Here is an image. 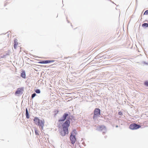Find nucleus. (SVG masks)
I'll use <instances>...</instances> for the list:
<instances>
[{"label": "nucleus", "mask_w": 148, "mask_h": 148, "mask_svg": "<svg viewBox=\"0 0 148 148\" xmlns=\"http://www.w3.org/2000/svg\"><path fill=\"white\" fill-rule=\"evenodd\" d=\"M17 45H14V48L15 49H16V46Z\"/></svg>", "instance_id": "obj_22"}, {"label": "nucleus", "mask_w": 148, "mask_h": 148, "mask_svg": "<svg viewBox=\"0 0 148 148\" xmlns=\"http://www.w3.org/2000/svg\"><path fill=\"white\" fill-rule=\"evenodd\" d=\"M23 88H17L16 90V91L15 94V95L17 94H22V91H23Z\"/></svg>", "instance_id": "obj_7"}, {"label": "nucleus", "mask_w": 148, "mask_h": 148, "mask_svg": "<svg viewBox=\"0 0 148 148\" xmlns=\"http://www.w3.org/2000/svg\"><path fill=\"white\" fill-rule=\"evenodd\" d=\"M17 40L16 39H15L14 40V45H17L18 44V42H17Z\"/></svg>", "instance_id": "obj_12"}, {"label": "nucleus", "mask_w": 148, "mask_h": 148, "mask_svg": "<svg viewBox=\"0 0 148 148\" xmlns=\"http://www.w3.org/2000/svg\"><path fill=\"white\" fill-rule=\"evenodd\" d=\"M21 76L23 78H26V74L25 72V71L23 70L22 73L21 74Z\"/></svg>", "instance_id": "obj_8"}, {"label": "nucleus", "mask_w": 148, "mask_h": 148, "mask_svg": "<svg viewBox=\"0 0 148 148\" xmlns=\"http://www.w3.org/2000/svg\"><path fill=\"white\" fill-rule=\"evenodd\" d=\"M144 85L146 86H147L148 87V82L147 81H146L144 82Z\"/></svg>", "instance_id": "obj_17"}, {"label": "nucleus", "mask_w": 148, "mask_h": 148, "mask_svg": "<svg viewBox=\"0 0 148 148\" xmlns=\"http://www.w3.org/2000/svg\"><path fill=\"white\" fill-rule=\"evenodd\" d=\"M97 129L99 131H104L103 132V134H104L105 133V132L106 131V127L104 125L100 126L97 127Z\"/></svg>", "instance_id": "obj_6"}, {"label": "nucleus", "mask_w": 148, "mask_h": 148, "mask_svg": "<svg viewBox=\"0 0 148 148\" xmlns=\"http://www.w3.org/2000/svg\"><path fill=\"white\" fill-rule=\"evenodd\" d=\"M141 127L140 125L137 124L135 123H133L131 124L129 127L130 129L132 130L137 129Z\"/></svg>", "instance_id": "obj_4"}, {"label": "nucleus", "mask_w": 148, "mask_h": 148, "mask_svg": "<svg viewBox=\"0 0 148 148\" xmlns=\"http://www.w3.org/2000/svg\"><path fill=\"white\" fill-rule=\"evenodd\" d=\"M118 127V125H117L116 126V127Z\"/></svg>", "instance_id": "obj_23"}, {"label": "nucleus", "mask_w": 148, "mask_h": 148, "mask_svg": "<svg viewBox=\"0 0 148 148\" xmlns=\"http://www.w3.org/2000/svg\"><path fill=\"white\" fill-rule=\"evenodd\" d=\"M35 92L38 94L40 93V89H36L35 90Z\"/></svg>", "instance_id": "obj_13"}, {"label": "nucleus", "mask_w": 148, "mask_h": 148, "mask_svg": "<svg viewBox=\"0 0 148 148\" xmlns=\"http://www.w3.org/2000/svg\"><path fill=\"white\" fill-rule=\"evenodd\" d=\"M48 63H51V62H54V61H55V60H48Z\"/></svg>", "instance_id": "obj_19"}, {"label": "nucleus", "mask_w": 148, "mask_h": 148, "mask_svg": "<svg viewBox=\"0 0 148 148\" xmlns=\"http://www.w3.org/2000/svg\"><path fill=\"white\" fill-rule=\"evenodd\" d=\"M118 114L119 115H123L122 113L120 111L118 112Z\"/></svg>", "instance_id": "obj_20"}, {"label": "nucleus", "mask_w": 148, "mask_h": 148, "mask_svg": "<svg viewBox=\"0 0 148 148\" xmlns=\"http://www.w3.org/2000/svg\"><path fill=\"white\" fill-rule=\"evenodd\" d=\"M94 114L99 116L100 115H101V110L98 108H95L94 111Z\"/></svg>", "instance_id": "obj_5"}, {"label": "nucleus", "mask_w": 148, "mask_h": 148, "mask_svg": "<svg viewBox=\"0 0 148 148\" xmlns=\"http://www.w3.org/2000/svg\"><path fill=\"white\" fill-rule=\"evenodd\" d=\"M77 134V131L75 129H73L71 133L70 139L71 141V143L74 145L75 143L76 140L75 136Z\"/></svg>", "instance_id": "obj_2"}, {"label": "nucleus", "mask_w": 148, "mask_h": 148, "mask_svg": "<svg viewBox=\"0 0 148 148\" xmlns=\"http://www.w3.org/2000/svg\"><path fill=\"white\" fill-rule=\"evenodd\" d=\"M25 112L26 118L27 119H29V115L28 112V109L27 108H26V109Z\"/></svg>", "instance_id": "obj_9"}, {"label": "nucleus", "mask_w": 148, "mask_h": 148, "mask_svg": "<svg viewBox=\"0 0 148 148\" xmlns=\"http://www.w3.org/2000/svg\"><path fill=\"white\" fill-rule=\"evenodd\" d=\"M47 102L48 101L47 100H43L41 104L42 105H44L45 104V103H47Z\"/></svg>", "instance_id": "obj_15"}, {"label": "nucleus", "mask_w": 148, "mask_h": 148, "mask_svg": "<svg viewBox=\"0 0 148 148\" xmlns=\"http://www.w3.org/2000/svg\"><path fill=\"white\" fill-rule=\"evenodd\" d=\"M144 15H148V10H146L144 13Z\"/></svg>", "instance_id": "obj_18"}, {"label": "nucleus", "mask_w": 148, "mask_h": 148, "mask_svg": "<svg viewBox=\"0 0 148 148\" xmlns=\"http://www.w3.org/2000/svg\"><path fill=\"white\" fill-rule=\"evenodd\" d=\"M68 113L70 114L69 112L64 113L62 117L58 120L59 122L64 121L67 118L65 121L62 125V130L60 132V135L62 136H65L66 134H68V127L70 124V120L71 119V118H73V116H68Z\"/></svg>", "instance_id": "obj_1"}, {"label": "nucleus", "mask_w": 148, "mask_h": 148, "mask_svg": "<svg viewBox=\"0 0 148 148\" xmlns=\"http://www.w3.org/2000/svg\"><path fill=\"white\" fill-rule=\"evenodd\" d=\"M36 94L35 93H34L32 95L31 98L33 99L36 95Z\"/></svg>", "instance_id": "obj_14"}, {"label": "nucleus", "mask_w": 148, "mask_h": 148, "mask_svg": "<svg viewBox=\"0 0 148 148\" xmlns=\"http://www.w3.org/2000/svg\"><path fill=\"white\" fill-rule=\"evenodd\" d=\"M142 26L143 27H148V23H144L142 24Z\"/></svg>", "instance_id": "obj_11"}, {"label": "nucleus", "mask_w": 148, "mask_h": 148, "mask_svg": "<svg viewBox=\"0 0 148 148\" xmlns=\"http://www.w3.org/2000/svg\"><path fill=\"white\" fill-rule=\"evenodd\" d=\"M35 123L41 127V130H43L44 126V120H40L38 118L35 117L34 119Z\"/></svg>", "instance_id": "obj_3"}, {"label": "nucleus", "mask_w": 148, "mask_h": 148, "mask_svg": "<svg viewBox=\"0 0 148 148\" xmlns=\"http://www.w3.org/2000/svg\"><path fill=\"white\" fill-rule=\"evenodd\" d=\"M48 60H42L39 62V63L40 64H47L48 63Z\"/></svg>", "instance_id": "obj_10"}, {"label": "nucleus", "mask_w": 148, "mask_h": 148, "mask_svg": "<svg viewBox=\"0 0 148 148\" xmlns=\"http://www.w3.org/2000/svg\"><path fill=\"white\" fill-rule=\"evenodd\" d=\"M35 132L36 135L39 134L38 130L36 129H35Z\"/></svg>", "instance_id": "obj_16"}, {"label": "nucleus", "mask_w": 148, "mask_h": 148, "mask_svg": "<svg viewBox=\"0 0 148 148\" xmlns=\"http://www.w3.org/2000/svg\"><path fill=\"white\" fill-rule=\"evenodd\" d=\"M97 116V115H95L94 114V115L93 116V118L94 119Z\"/></svg>", "instance_id": "obj_21"}]
</instances>
